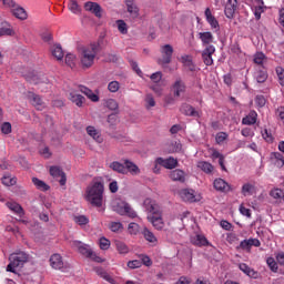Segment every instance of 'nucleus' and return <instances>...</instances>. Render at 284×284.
Wrapping results in <instances>:
<instances>
[{"label":"nucleus","instance_id":"obj_1","mask_svg":"<svg viewBox=\"0 0 284 284\" xmlns=\"http://www.w3.org/2000/svg\"><path fill=\"white\" fill-rule=\"evenodd\" d=\"M104 192L105 187L103 182L101 180H93L85 190L84 199L89 205L101 209L105 204Z\"/></svg>","mask_w":284,"mask_h":284},{"label":"nucleus","instance_id":"obj_2","mask_svg":"<svg viewBox=\"0 0 284 284\" xmlns=\"http://www.w3.org/2000/svg\"><path fill=\"white\" fill-rule=\"evenodd\" d=\"M143 206L145 211L151 214L149 216V222L156 231H163L165 227V222L162 217L161 206L156 203V201L152 199H145L143 202Z\"/></svg>","mask_w":284,"mask_h":284},{"label":"nucleus","instance_id":"obj_3","mask_svg":"<svg viewBox=\"0 0 284 284\" xmlns=\"http://www.w3.org/2000/svg\"><path fill=\"white\" fill-rule=\"evenodd\" d=\"M99 53V43L91 42L80 49V62L84 69H89L94 64L97 54Z\"/></svg>","mask_w":284,"mask_h":284},{"label":"nucleus","instance_id":"obj_4","mask_svg":"<svg viewBox=\"0 0 284 284\" xmlns=\"http://www.w3.org/2000/svg\"><path fill=\"white\" fill-rule=\"evenodd\" d=\"M111 210L120 216H126L129 219L138 217V213L131 204L122 199H113L111 201Z\"/></svg>","mask_w":284,"mask_h":284},{"label":"nucleus","instance_id":"obj_5","mask_svg":"<svg viewBox=\"0 0 284 284\" xmlns=\"http://www.w3.org/2000/svg\"><path fill=\"white\" fill-rule=\"evenodd\" d=\"M71 247L80 252L82 255L87 256L88 258H91V261L95 263H103L104 258L100 255H98L91 247L90 245L74 240L71 241Z\"/></svg>","mask_w":284,"mask_h":284},{"label":"nucleus","instance_id":"obj_6","mask_svg":"<svg viewBox=\"0 0 284 284\" xmlns=\"http://www.w3.org/2000/svg\"><path fill=\"white\" fill-rule=\"evenodd\" d=\"M9 264L7 266V272L14 273L17 270H21L24 263L29 261V254L26 252L12 253L9 256Z\"/></svg>","mask_w":284,"mask_h":284},{"label":"nucleus","instance_id":"obj_7","mask_svg":"<svg viewBox=\"0 0 284 284\" xmlns=\"http://www.w3.org/2000/svg\"><path fill=\"white\" fill-rule=\"evenodd\" d=\"M150 80H151L150 89L158 97H161L166 85V83L163 80V73L161 71H156L150 75Z\"/></svg>","mask_w":284,"mask_h":284},{"label":"nucleus","instance_id":"obj_8","mask_svg":"<svg viewBox=\"0 0 284 284\" xmlns=\"http://www.w3.org/2000/svg\"><path fill=\"white\" fill-rule=\"evenodd\" d=\"M49 263L50 266L55 271L65 272L70 267L68 262L63 261V257L60 253L51 254Z\"/></svg>","mask_w":284,"mask_h":284},{"label":"nucleus","instance_id":"obj_9","mask_svg":"<svg viewBox=\"0 0 284 284\" xmlns=\"http://www.w3.org/2000/svg\"><path fill=\"white\" fill-rule=\"evenodd\" d=\"M180 197L186 203H196L202 200L200 193H196L192 189H184L180 192Z\"/></svg>","mask_w":284,"mask_h":284},{"label":"nucleus","instance_id":"obj_10","mask_svg":"<svg viewBox=\"0 0 284 284\" xmlns=\"http://www.w3.org/2000/svg\"><path fill=\"white\" fill-rule=\"evenodd\" d=\"M161 54H162V59L160 60V62L162 64H170L172 61V57L174 54V48L171 44H164L161 47Z\"/></svg>","mask_w":284,"mask_h":284},{"label":"nucleus","instance_id":"obj_11","mask_svg":"<svg viewBox=\"0 0 284 284\" xmlns=\"http://www.w3.org/2000/svg\"><path fill=\"white\" fill-rule=\"evenodd\" d=\"M79 91L87 95V98L93 103H98L100 101V91L98 90L92 91V89L85 85H79Z\"/></svg>","mask_w":284,"mask_h":284},{"label":"nucleus","instance_id":"obj_12","mask_svg":"<svg viewBox=\"0 0 284 284\" xmlns=\"http://www.w3.org/2000/svg\"><path fill=\"white\" fill-rule=\"evenodd\" d=\"M141 234L143 236V239L151 245V246H158L159 245V239L158 236L154 234V232H152L150 229H148L146 226H144L141 231Z\"/></svg>","mask_w":284,"mask_h":284},{"label":"nucleus","instance_id":"obj_13","mask_svg":"<svg viewBox=\"0 0 284 284\" xmlns=\"http://www.w3.org/2000/svg\"><path fill=\"white\" fill-rule=\"evenodd\" d=\"M126 12H129L132 19H139L140 8L134 0H124Z\"/></svg>","mask_w":284,"mask_h":284},{"label":"nucleus","instance_id":"obj_14","mask_svg":"<svg viewBox=\"0 0 284 284\" xmlns=\"http://www.w3.org/2000/svg\"><path fill=\"white\" fill-rule=\"evenodd\" d=\"M215 53V47L214 45H207L202 51V59L205 65L211 67L213 64V58L212 55Z\"/></svg>","mask_w":284,"mask_h":284},{"label":"nucleus","instance_id":"obj_15","mask_svg":"<svg viewBox=\"0 0 284 284\" xmlns=\"http://www.w3.org/2000/svg\"><path fill=\"white\" fill-rule=\"evenodd\" d=\"M123 164H124L125 174L130 173L131 176H139V174H141V169L134 162L130 160H124Z\"/></svg>","mask_w":284,"mask_h":284},{"label":"nucleus","instance_id":"obj_16","mask_svg":"<svg viewBox=\"0 0 284 284\" xmlns=\"http://www.w3.org/2000/svg\"><path fill=\"white\" fill-rule=\"evenodd\" d=\"M252 12L257 21L261 19L263 12H265V6L263 0H253L252 1Z\"/></svg>","mask_w":284,"mask_h":284},{"label":"nucleus","instance_id":"obj_17","mask_svg":"<svg viewBox=\"0 0 284 284\" xmlns=\"http://www.w3.org/2000/svg\"><path fill=\"white\" fill-rule=\"evenodd\" d=\"M84 10H87V12H91V14H95L98 19H101L102 17V8L97 2H92V1L87 2L84 4Z\"/></svg>","mask_w":284,"mask_h":284},{"label":"nucleus","instance_id":"obj_18","mask_svg":"<svg viewBox=\"0 0 284 284\" xmlns=\"http://www.w3.org/2000/svg\"><path fill=\"white\" fill-rule=\"evenodd\" d=\"M213 185H214V189L221 193H230L232 190L231 185L225 180H223L221 178L215 179L213 182Z\"/></svg>","mask_w":284,"mask_h":284},{"label":"nucleus","instance_id":"obj_19","mask_svg":"<svg viewBox=\"0 0 284 284\" xmlns=\"http://www.w3.org/2000/svg\"><path fill=\"white\" fill-rule=\"evenodd\" d=\"M204 14H205V19H206L207 23L210 24L211 29L214 32H219L220 31L219 22H217L216 18L212 14L210 8L205 9Z\"/></svg>","mask_w":284,"mask_h":284},{"label":"nucleus","instance_id":"obj_20","mask_svg":"<svg viewBox=\"0 0 284 284\" xmlns=\"http://www.w3.org/2000/svg\"><path fill=\"white\" fill-rule=\"evenodd\" d=\"M197 38L203 47H210L214 42V36L210 31L199 32Z\"/></svg>","mask_w":284,"mask_h":284},{"label":"nucleus","instance_id":"obj_21","mask_svg":"<svg viewBox=\"0 0 284 284\" xmlns=\"http://www.w3.org/2000/svg\"><path fill=\"white\" fill-rule=\"evenodd\" d=\"M28 99L37 110L42 111L45 108V103L41 100L40 95H36V93H29Z\"/></svg>","mask_w":284,"mask_h":284},{"label":"nucleus","instance_id":"obj_22","mask_svg":"<svg viewBox=\"0 0 284 284\" xmlns=\"http://www.w3.org/2000/svg\"><path fill=\"white\" fill-rule=\"evenodd\" d=\"M80 89L78 88L77 91H71L70 93V101L73 102L77 106L82 108L83 104L85 103V98L81 95Z\"/></svg>","mask_w":284,"mask_h":284},{"label":"nucleus","instance_id":"obj_23","mask_svg":"<svg viewBox=\"0 0 284 284\" xmlns=\"http://www.w3.org/2000/svg\"><path fill=\"white\" fill-rule=\"evenodd\" d=\"M51 176L54 179H60V185H65L67 178L64 172L59 166H51L50 168Z\"/></svg>","mask_w":284,"mask_h":284},{"label":"nucleus","instance_id":"obj_24","mask_svg":"<svg viewBox=\"0 0 284 284\" xmlns=\"http://www.w3.org/2000/svg\"><path fill=\"white\" fill-rule=\"evenodd\" d=\"M172 91L176 98L183 95L185 93V82H183L181 79H178L172 85Z\"/></svg>","mask_w":284,"mask_h":284},{"label":"nucleus","instance_id":"obj_25","mask_svg":"<svg viewBox=\"0 0 284 284\" xmlns=\"http://www.w3.org/2000/svg\"><path fill=\"white\" fill-rule=\"evenodd\" d=\"M236 10H237V0H229L225 6V17H227V19H233Z\"/></svg>","mask_w":284,"mask_h":284},{"label":"nucleus","instance_id":"obj_26","mask_svg":"<svg viewBox=\"0 0 284 284\" xmlns=\"http://www.w3.org/2000/svg\"><path fill=\"white\" fill-rule=\"evenodd\" d=\"M12 17L16 19H19V21H27L28 13L24 8H22L20 4L16 6L14 9L11 11Z\"/></svg>","mask_w":284,"mask_h":284},{"label":"nucleus","instance_id":"obj_27","mask_svg":"<svg viewBox=\"0 0 284 284\" xmlns=\"http://www.w3.org/2000/svg\"><path fill=\"white\" fill-rule=\"evenodd\" d=\"M156 163H160L161 166L165 169H174L176 168V165H179V161L174 158H168V159L158 158Z\"/></svg>","mask_w":284,"mask_h":284},{"label":"nucleus","instance_id":"obj_28","mask_svg":"<svg viewBox=\"0 0 284 284\" xmlns=\"http://www.w3.org/2000/svg\"><path fill=\"white\" fill-rule=\"evenodd\" d=\"M114 246H115L116 252L120 255H128L130 253L129 245L125 242H123V241L115 240L114 241Z\"/></svg>","mask_w":284,"mask_h":284},{"label":"nucleus","instance_id":"obj_29","mask_svg":"<svg viewBox=\"0 0 284 284\" xmlns=\"http://www.w3.org/2000/svg\"><path fill=\"white\" fill-rule=\"evenodd\" d=\"M255 193H256L255 184L250 183V182L243 184V186H242L243 196H245V197L253 196V195H255Z\"/></svg>","mask_w":284,"mask_h":284},{"label":"nucleus","instance_id":"obj_30","mask_svg":"<svg viewBox=\"0 0 284 284\" xmlns=\"http://www.w3.org/2000/svg\"><path fill=\"white\" fill-rule=\"evenodd\" d=\"M87 132H88L89 136H91L93 140H95V142H98V143L103 142L101 132L98 129H95L94 126H88Z\"/></svg>","mask_w":284,"mask_h":284},{"label":"nucleus","instance_id":"obj_31","mask_svg":"<svg viewBox=\"0 0 284 284\" xmlns=\"http://www.w3.org/2000/svg\"><path fill=\"white\" fill-rule=\"evenodd\" d=\"M252 246L260 247L261 241L258 239H247L241 242V247L244 250H250Z\"/></svg>","mask_w":284,"mask_h":284},{"label":"nucleus","instance_id":"obj_32","mask_svg":"<svg viewBox=\"0 0 284 284\" xmlns=\"http://www.w3.org/2000/svg\"><path fill=\"white\" fill-rule=\"evenodd\" d=\"M51 54L58 61H62L64 53L63 49L60 44H53L51 45Z\"/></svg>","mask_w":284,"mask_h":284},{"label":"nucleus","instance_id":"obj_33","mask_svg":"<svg viewBox=\"0 0 284 284\" xmlns=\"http://www.w3.org/2000/svg\"><path fill=\"white\" fill-rule=\"evenodd\" d=\"M191 242L193 245H196V246H206L209 244V241L202 234H196L192 236Z\"/></svg>","mask_w":284,"mask_h":284},{"label":"nucleus","instance_id":"obj_34","mask_svg":"<svg viewBox=\"0 0 284 284\" xmlns=\"http://www.w3.org/2000/svg\"><path fill=\"white\" fill-rule=\"evenodd\" d=\"M180 111L187 116H194V118L200 116V113L195 111L190 104H182Z\"/></svg>","mask_w":284,"mask_h":284},{"label":"nucleus","instance_id":"obj_35","mask_svg":"<svg viewBox=\"0 0 284 284\" xmlns=\"http://www.w3.org/2000/svg\"><path fill=\"white\" fill-rule=\"evenodd\" d=\"M170 179L172 181H180V183H183L185 181V172L183 170H173L170 173Z\"/></svg>","mask_w":284,"mask_h":284},{"label":"nucleus","instance_id":"obj_36","mask_svg":"<svg viewBox=\"0 0 284 284\" xmlns=\"http://www.w3.org/2000/svg\"><path fill=\"white\" fill-rule=\"evenodd\" d=\"M240 270L252 278L258 277V273L254 268H251V266H247V264H240Z\"/></svg>","mask_w":284,"mask_h":284},{"label":"nucleus","instance_id":"obj_37","mask_svg":"<svg viewBox=\"0 0 284 284\" xmlns=\"http://www.w3.org/2000/svg\"><path fill=\"white\" fill-rule=\"evenodd\" d=\"M115 27L120 34L126 36L129 33V27L124 20H116Z\"/></svg>","mask_w":284,"mask_h":284},{"label":"nucleus","instance_id":"obj_38","mask_svg":"<svg viewBox=\"0 0 284 284\" xmlns=\"http://www.w3.org/2000/svg\"><path fill=\"white\" fill-rule=\"evenodd\" d=\"M126 231L130 235L136 236L141 232V226L135 222H131L128 224Z\"/></svg>","mask_w":284,"mask_h":284},{"label":"nucleus","instance_id":"obj_39","mask_svg":"<svg viewBox=\"0 0 284 284\" xmlns=\"http://www.w3.org/2000/svg\"><path fill=\"white\" fill-rule=\"evenodd\" d=\"M257 121V113L255 111L250 112V114L243 119L242 123L244 125H253Z\"/></svg>","mask_w":284,"mask_h":284},{"label":"nucleus","instance_id":"obj_40","mask_svg":"<svg viewBox=\"0 0 284 284\" xmlns=\"http://www.w3.org/2000/svg\"><path fill=\"white\" fill-rule=\"evenodd\" d=\"M104 106L108 110L116 111V110H119V102L116 100H114L113 98H108L106 100H104Z\"/></svg>","mask_w":284,"mask_h":284},{"label":"nucleus","instance_id":"obj_41","mask_svg":"<svg viewBox=\"0 0 284 284\" xmlns=\"http://www.w3.org/2000/svg\"><path fill=\"white\" fill-rule=\"evenodd\" d=\"M109 168L112 169L113 171L118 172V173L125 174L124 163L122 164L118 161H114V162L109 164Z\"/></svg>","mask_w":284,"mask_h":284},{"label":"nucleus","instance_id":"obj_42","mask_svg":"<svg viewBox=\"0 0 284 284\" xmlns=\"http://www.w3.org/2000/svg\"><path fill=\"white\" fill-rule=\"evenodd\" d=\"M106 89L110 93H116L121 89V83L118 80H112L108 83Z\"/></svg>","mask_w":284,"mask_h":284},{"label":"nucleus","instance_id":"obj_43","mask_svg":"<svg viewBox=\"0 0 284 284\" xmlns=\"http://www.w3.org/2000/svg\"><path fill=\"white\" fill-rule=\"evenodd\" d=\"M197 168L207 174L212 173V171L214 170L213 165L206 161L197 162Z\"/></svg>","mask_w":284,"mask_h":284},{"label":"nucleus","instance_id":"obj_44","mask_svg":"<svg viewBox=\"0 0 284 284\" xmlns=\"http://www.w3.org/2000/svg\"><path fill=\"white\" fill-rule=\"evenodd\" d=\"M32 183L36 185L37 190H41V192H47V190L50 187L47 183L37 178L32 179Z\"/></svg>","mask_w":284,"mask_h":284},{"label":"nucleus","instance_id":"obj_45","mask_svg":"<svg viewBox=\"0 0 284 284\" xmlns=\"http://www.w3.org/2000/svg\"><path fill=\"white\" fill-rule=\"evenodd\" d=\"M7 207L17 214H23V209L17 202H7Z\"/></svg>","mask_w":284,"mask_h":284},{"label":"nucleus","instance_id":"obj_46","mask_svg":"<svg viewBox=\"0 0 284 284\" xmlns=\"http://www.w3.org/2000/svg\"><path fill=\"white\" fill-rule=\"evenodd\" d=\"M145 109L151 110L156 105L154 95H151V93H148L144 98Z\"/></svg>","mask_w":284,"mask_h":284},{"label":"nucleus","instance_id":"obj_47","mask_svg":"<svg viewBox=\"0 0 284 284\" xmlns=\"http://www.w3.org/2000/svg\"><path fill=\"white\" fill-rule=\"evenodd\" d=\"M109 230L112 232V233H120L123 231V224L121 222H110L109 223Z\"/></svg>","mask_w":284,"mask_h":284},{"label":"nucleus","instance_id":"obj_48","mask_svg":"<svg viewBox=\"0 0 284 284\" xmlns=\"http://www.w3.org/2000/svg\"><path fill=\"white\" fill-rule=\"evenodd\" d=\"M2 184L7 185V187H10L12 185H17V178H12V175L6 174L2 178Z\"/></svg>","mask_w":284,"mask_h":284},{"label":"nucleus","instance_id":"obj_49","mask_svg":"<svg viewBox=\"0 0 284 284\" xmlns=\"http://www.w3.org/2000/svg\"><path fill=\"white\" fill-rule=\"evenodd\" d=\"M98 244L102 251H108L111 247V241L105 236L100 237V240H98Z\"/></svg>","mask_w":284,"mask_h":284},{"label":"nucleus","instance_id":"obj_50","mask_svg":"<svg viewBox=\"0 0 284 284\" xmlns=\"http://www.w3.org/2000/svg\"><path fill=\"white\" fill-rule=\"evenodd\" d=\"M2 6L4 8V10H9L10 12L19 6V3H17V0H1Z\"/></svg>","mask_w":284,"mask_h":284},{"label":"nucleus","instance_id":"obj_51","mask_svg":"<svg viewBox=\"0 0 284 284\" xmlns=\"http://www.w3.org/2000/svg\"><path fill=\"white\" fill-rule=\"evenodd\" d=\"M31 83L34 84H49V80L45 75L42 77H38V75H33L32 78L29 79Z\"/></svg>","mask_w":284,"mask_h":284},{"label":"nucleus","instance_id":"obj_52","mask_svg":"<svg viewBox=\"0 0 284 284\" xmlns=\"http://www.w3.org/2000/svg\"><path fill=\"white\" fill-rule=\"evenodd\" d=\"M69 10H70L73 14H80V12H81V7L79 6V3H78L77 0H70Z\"/></svg>","mask_w":284,"mask_h":284},{"label":"nucleus","instance_id":"obj_53","mask_svg":"<svg viewBox=\"0 0 284 284\" xmlns=\"http://www.w3.org/2000/svg\"><path fill=\"white\" fill-rule=\"evenodd\" d=\"M212 158H213V159H219V163H220L222 170H223V171H226V168H225V165H224V156H223L219 151L213 150V152H212Z\"/></svg>","mask_w":284,"mask_h":284},{"label":"nucleus","instance_id":"obj_54","mask_svg":"<svg viewBox=\"0 0 284 284\" xmlns=\"http://www.w3.org/2000/svg\"><path fill=\"white\" fill-rule=\"evenodd\" d=\"M266 265L271 268V272L276 273L278 271L277 262H275V258L270 256L266 258Z\"/></svg>","mask_w":284,"mask_h":284},{"label":"nucleus","instance_id":"obj_55","mask_svg":"<svg viewBox=\"0 0 284 284\" xmlns=\"http://www.w3.org/2000/svg\"><path fill=\"white\" fill-rule=\"evenodd\" d=\"M65 63L70 67V68H74L75 63H77V55L74 53H68L65 55Z\"/></svg>","mask_w":284,"mask_h":284},{"label":"nucleus","instance_id":"obj_56","mask_svg":"<svg viewBox=\"0 0 284 284\" xmlns=\"http://www.w3.org/2000/svg\"><path fill=\"white\" fill-rule=\"evenodd\" d=\"M255 79L258 83H264L267 80V72L265 70H260L255 73Z\"/></svg>","mask_w":284,"mask_h":284},{"label":"nucleus","instance_id":"obj_57","mask_svg":"<svg viewBox=\"0 0 284 284\" xmlns=\"http://www.w3.org/2000/svg\"><path fill=\"white\" fill-rule=\"evenodd\" d=\"M277 81L281 87H284V69L282 67H276L275 69Z\"/></svg>","mask_w":284,"mask_h":284},{"label":"nucleus","instance_id":"obj_58","mask_svg":"<svg viewBox=\"0 0 284 284\" xmlns=\"http://www.w3.org/2000/svg\"><path fill=\"white\" fill-rule=\"evenodd\" d=\"M98 275H100L104 281L109 282L110 284H116L115 280L109 275V273H105V271H98Z\"/></svg>","mask_w":284,"mask_h":284},{"label":"nucleus","instance_id":"obj_59","mask_svg":"<svg viewBox=\"0 0 284 284\" xmlns=\"http://www.w3.org/2000/svg\"><path fill=\"white\" fill-rule=\"evenodd\" d=\"M273 158H275V165H277L278 168L284 166V156L281 153H273Z\"/></svg>","mask_w":284,"mask_h":284},{"label":"nucleus","instance_id":"obj_60","mask_svg":"<svg viewBox=\"0 0 284 284\" xmlns=\"http://www.w3.org/2000/svg\"><path fill=\"white\" fill-rule=\"evenodd\" d=\"M126 266L130 270H135L142 267V262L141 260H131L130 262L126 263Z\"/></svg>","mask_w":284,"mask_h":284},{"label":"nucleus","instance_id":"obj_61","mask_svg":"<svg viewBox=\"0 0 284 284\" xmlns=\"http://www.w3.org/2000/svg\"><path fill=\"white\" fill-rule=\"evenodd\" d=\"M74 222L78 225L83 226V225L89 224V219L85 215H79V216L74 217Z\"/></svg>","mask_w":284,"mask_h":284},{"label":"nucleus","instance_id":"obj_62","mask_svg":"<svg viewBox=\"0 0 284 284\" xmlns=\"http://www.w3.org/2000/svg\"><path fill=\"white\" fill-rule=\"evenodd\" d=\"M14 30L12 28H0V37H13Z\"/></svg>","mask_w":284,"mask_h":284},{"label":"nucleus","instance_id":"obj_63","mask_svg":"<svg viewBox=\"0 0 284 284\" xmlns=\"http://www.w3.org/2000/svg\"><path fill=\"white\" fill-rule=\"evenodd\" d=\"M266 57L263 52H257L255 55H254V62L258 65H262L265 61Z\"/></svg>","mask_w":284,"mask_h":284},{"label":"nucleus","instance_id":"obj_64","mask_svg":"<svg viewBox=\"0 0 284 284\" xmlns=\"http://www.w3.org/2000/svg\"><path fill=\"white\" fill-rule=\"evenodd\" d=\"M229 138V135H227V133H225V132H220V133H217L216 134V142L219 143V144H222L226 139Z\"/></svg>","mask_w":284,"mask_h":284}]
</instances>
